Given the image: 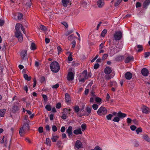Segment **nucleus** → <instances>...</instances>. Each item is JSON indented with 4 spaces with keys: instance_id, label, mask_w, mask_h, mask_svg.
Segmentation results:
<instances>
[{
    "instance_id": "nucleus-1",
    "label": "nucleus",
    "mask_w": 150,
    "mask_h": 150,
    "mask_svg": "<svg viewBox=\"0 0 150 150\" xmlns=\"http://www.w3.org/2000/svg\"><path fill=\"white\" fill-rule=\"evenodd\" d=\"M20 29H21L23 33L25 34V29L22 25L19 23L16 24L15 27L16 30V32H15V35L16 37L18 38L19 41L21 42L23 40V37L22 33L20 30Z\"/></svg>"
},
{
    "instance_id": "nucleus-2",
    "label": "nucleus",
    "mask_w": 150,
    "mask_h": 150,
    "mask_svg": "<svg viewBox=\"0 0 150 150\" xmlns=\"http://www.w3.org/2000/svg\"><path fill=\"white\" fill-rule=\"evenodd\" d=\"M50 68L52 72L56 73L59 70L60 67L58 63L57 62L55 61L50 64Z\"/></svg>"
},
{
    "instance_id": "nucleus-3",
    "label": "nucleus",
    "mask_w": 150,
    "mask_h": 150,
    "mask_svg": "<svg viewBox=\"0 0 150 150\" xmlns=\"http://www.w3.org/2000/svg\"><path fill=\"white\" fill-rule=\"evenodd\" d=\"M97 113L100 115H104L107 114V110L104 107H101L98 110Z\"/></svg>"
},
{
    "instance_id": "nucleus-4",
    "label": "nucleus",
    "mask_w": 150,
    "mask_h": 150,
    "mask_svg": "<svg viewBox=\"0 0 150 150\" xmlns=\"http://www.w3.org/2000/svg\"><path fill=\"white\" fill-rule=\"evenodd\" d=\"M122 36V33L120 31L116 32L114 35V38L115 40H120Z\"/></svg>"
},
{
    "instance_id": "nucleus-5",
    "label": "nucleus",
    "mask_w": 150,
    "mask_h": 150,
    "mask_svg": "<svg viewBox=\"0 0 150 150\" xmlns=\"http://www.w3.org/2000/svg\"><path fill=\"white\" fill-rule=\"evenodd\" d=\"M83 147L82 144L79 140H77L75 143V149H81Z\"/></svg>"
},
{
    "instance_id": "nucleus-6",
    "label": "nucleus",
    "mask_w": 150,
    "mask_h": 150,
    "mask_svg": "<svg viewBox=\"0 0 150 150\" xmlns=\"http://www.w3.org/2000/svg\"><path fill=\"white\" fill-rule=\"evenodd\" d=\"M74 74L72 72H69L67 75V80L69 81H72L74 79Z\"/></svg>"
},
{
    "instance_id": "nucleus-7",
    "label": "nucleus",
    "mask_w": 150,
    "mask_h": 150,
    "mask_svg": "<svg viewBox=\"0 0 150 150\" xmlns=\"http://www.w3.org/2000/svg\"><path fill=\"white\" fill-rule=\"evenodd\" d=\"M141 73L144 76H147L148 75L149 72L148 70L145 68H143L141 71Z\"/></svg>"
},
{
    "instance_id": "nucleus-8",
    "label": "nucleus",
    "mask_w": 150,
    "mask_h": 150,
    "mask_svg": "<svg viewBox=\"0 0 150 150\" xmlns=\"http://www.w3.org/2000/svg\"><path fill=\"white\" fill-rule=\"evenodd\" d=\"M142 112L144 113L147 114L150 112V110L149 108L144 105H143L142 107Z\"/></svg>"
},
{
    "instance_id": "nucleus-9",
    "label": "nucleus",
    "mask_w": 150,
    "mask_h": 150,
    "mask_svg": "<svg viewBox=\"0 0 150 150\" xmlns=\"http://www.w3.org/2000/svg\"><path fill=\"white\" fill-rule=\"evenodd\" d=\"M122 45L121 44L120 45H117V46H115L114 48L115 51L116 53L122 49Z\"/></svg>"
},
{
    "instance_id": "nucleus-10",
    "label": "nucleus",
    "mask_w": 150,
    "mask_h": 150,
    "mask_svg": "<svg viewBox=\"0 0 150 150\" xmlns=\"http://www.w3.org/2000/svg\"><path fill=\"white\" fill-rule=\"evenodd\" d=\"M21 56L23 59H25L27 56V51L26 50H22L21 52Z\"/></svg>"
},
{
    "instance_id": "nucleus-11",
    "label": "nucleus",
    "mask_w": 150,
    "mask_h": 150,
    "mask_svg": "<svg viewBox=\"0 0 150 150\" xmlns=\"http://www.w3.org/2000/svg\"><path fill=\"white\" fill-rule=\"evenodd\" d=\"M125 77L127 79L130 80L132 77V74L130 72H127L125 74Z\"/></svg>"
},
{
    "instance_id": "nucleus-12",
    "label": "nucleus",
    "mask_w": 150,
    "mask_h": 150,
    "mask_svg": "<svg viewBox=\"0 0 150 150\" xmlns=\"http://www.w3.org/2000/svg\"><path fill=\"white\" fill-rule=\"evenodd\" d=\"M117 116L119 117L120 118L123 119L127 116V114L120 111L117 113Z\"/></svg>"
},
{
    "instance_id": "nucleus-13",
    "label": "nucleus",
    "mask_w": 150,
    "mask_h": 150,
    "mask_svg": "<svg viewBox=\"0 0 150 150\" xmlns=\"http://www.w3.org/2000/svg\"><path fill=\"white\" fill-rule=\"evenodd\" d=\"M92 108L90 107H87L86 108L85 110L87 112V113L84 114L85 115L88 116L91 113Z\"/></svg>"
},
{
    "instance_id": "nucleus-14",
    "label": "nucleus",
    "mask_w": 150,
    "mask_h": 150,
    "mask_svg": "<svg viewBox=\"0 0 150 150\" xmlns=\"http://www.w3.org/2000/svg\"><path fill=\"white\" fill-rule=\"evenodd\" d=\"M98 6L99 8H102L104 5L103 0H98L97 1Z\"/></svg>"
},
{
    "instance_id": "nucleus-15",
    "label": "nucleus",
    "mask_w": 150,
    "mask_h": 150,
    "mask_svg": "<svg viewBox=\"0 0 150 150\" xmlns=\"http://www.w3.org/2000/svg\"><path fill=\"white\" fill-rule=\"evenodd\" d=\"M111 68L109 67H106L104 69V72L106 74H109L111 72Z\"/></svg>"
},
{
    "instance_id": "nucleus-16",
    "label": "nucleus",
    "mask_w": 150,
    "mask_h": 150,
    "mask_svg": "<svg viewBox=\"0 0 150 150\" xmlns=\"http://www.w3.org/2000/svg\"><path fill=\"white\" fill-rule=\"evenodd\" d=\"M72 127L71 126H69L66 130V132L69 134L68 135L69 137L72 134Z\"/></svg>"
},
{
    "instance_id": "nucleus-17",
    "label": "nucleus",
    "mask_w": 150,
    "mask_h": 150,
    "mask_svg": "<svg viewBox=\"0 0 150 150\" xmlns=\"http://www.w3.org/2000/svg\"><path fill=\"white\" fill-rule=\"evenodd\" d=\"M150 4V0H146L143 3V6L144 8H147Z\"/></svg>"
},
{
    "instance_id": "nucleus-18",
    "label": "nucleus",
    "mask_w": 150,
    "mask_h": 150,
    "mask_svg": "<svg viewBox=\"0 0 150 150\" xmlns=\"http://www.w3.org/2000/svg\"><path fill=\"white\" fill-rule=\"evenodd\" d=\"M142 138L143 139L148 142H150V138L146 134L143 135L142 137Z\"/></svg>"
},
{
    "instance_id": "nucleus-19",
    "label": "nucleus",
    "mask_w": 150,
    "mask_h": 150,
    "mask_svg": "<svg viewBox=\"0 0 150 150\" xmlns=\"http://www.w3.org/2000/svg\"><path fill=\"white\" fill-rule=\"evenodd\" d=\"M134 58L132 56H129L127 57L125 60V62L126 63H127L129 62L131 60H133Z\"/></svg>"
},
{
    "instance_id": "nucleus-20",
    "label": "nucleus",
    "mask_w": 150,
    "mask_h": 150,
    "mask_svg": "<svg viewBox=\"0 0 150 150\" xmlns=\"http://www.w3.org/2000/svg\"><path fill=\"white\" fill-rule=\"evenodd\" d=\"M25 129L24 128V127H22L21 128L19 131V133L20 135L22 136L25 133Z\"/></svg>"
},
{
    "instance_id": "nucleus-21",
    "label": "nucleus",
    "mask_w": 150,
    "mask_h": 150,
    "mask_svg": "<svg viewBox=\"0 0 150 150\" xmlns=\"http://www.w3.org/2000/svg\"><path fill=\"white\" fill-rule=\"evenodd\" d=\"M82 75L86 79H88L89 77L88 75H87V72L86 70H85L83 72Z\"/></svg>"
},
{
    "instance_id": "nucleus-22",
    "label": "nucleus",
    "mask_w": 150,
    "mask_h": 150,
    "mask_svg": "<svg viewBox=\"0 0 150 150\" xmlns=\"http://www.w3.org/2000/svg\"><path fill=\"white\" fill-rule=\"evenodd\" d=\"M65 99L66 101L68 103L70 102L71 101L70 97L69 95L67 93H66L65 95Z\"/></svg>"
},
{
    "instance_id": "nucleus-23",
    "label": "nucleus",
    "mask_w": 150,
    "mask_h": 150,
    "mask_svg": "<svg viewBox=\"0 0 150 150\" xmlns=\"http://www.w3.org/2000/svg\"><path fill=\"white\" fill-rule=\"evenodd\" d=\"M69 2V0H62V3L64 6L66 7L67 4Z\"/></svg>"
},
{
    "instance_id": "nucleus-24",
    "label": "nucleus",
    "mask_w": 150,
    "mask_h": 150,
    "mask_svg": "<svg viewBox=\"0 0 150 150\" xmlns=\"http://www.w3.org/2000/svg\"><path fill=\"white\" fill-rule=\"evenodd\" d=\"M74 133L75 134H81L82 132L80 128L76 129L74 131Z\"/></svg>"
},
{
    "instance_id": "nucleus-25",
    "label": "nucleus",
    "mask_w": 150,
    "mask_h": 150,
    "mask_svg": "<svg viewBox=\"0 0 150 150\" xmlns=\"http://www.w3.org/2000/svg\"><path fill=\"white\" fill-rule=\"evenodd\" d=\"M116 53L115 50H114V48L113 49H110L109 54H110V56H112Z\"/></svg>"
},
{
    "instance_id": "nucleus-26",
    "label": "nucleus",
    "mask_w": 150,
    "mask_h": 150,
    "mask_svg": "<svg viewBox=\"0 0 150 150\" xmlns=\"http://www.w3.org/2000/svg\"><path fill=\"white\" fill-rule=\"evenodd\" d=\"M6 110L3 109L0 110V116L3 117L5 114Z\"/></svg>"
},
{
    "instance_id": "nucleus-27",
    "label": "nucleus",
    "mask_w": 150,
    "mask_h": 150,
    "mask_svg": "<svg viewBox=\"0 0 150 150\" xmlns=\"http://www.w3.org/2000/svg\"><path fill=\"white\" fill-rule=\"evenodd\" d=\"M137 48L138 49L137 52H139L143 50V47L142 45H137Z\"/></svg>"
},
{
    "instance_id": "nucleus-28",
    "label": "nucleus",
    "mask_w": 150,
    "mask_h": 150,
    "mask_svg": "<svg viewBox=\"0 0 150 150\" xmlns=\"http://www.w3.org/2000/svg\"><path fill=\"white\" fill-rule=\"evenodd\" d=\"M22 127H24V128L25 129L29 130V125L27 123H25L24 124Z\"/></svg>"
},
{
    "instance_id": "nucleus-29",
    "label": "nucleus",
    "mask_w": 150,
    "mask_h": 150,
    "mask_svg": "<svg viewBox=\"0 0 150 150\" xmlns=\"http://www.w3.org/2000/svg\"><path fill=\"white\" fill-rule=\"evenodd\" d=\"M123 59V56H117L115 58L116 60L117 61H120L122 60Z\"/></svg>"
},
{
    "instance_id": "nucleus-30",
    "label": "nucleus",
    "mask_w": 150,
    "mask_h": 150,
    "mask_svg": "<svg viewBox=\"0 0 150 150\" xmlns=\"http://www.w3.org/2000/svg\"><path fill=\"white\" fill-rule=\"evenodd\" d=\"M113 76L111 74H107L105 76V79L107 80H108L112 78Z\"/></svg>"
},
{
    "instance_id": "nucleus-31",
    "label": "nucleus",
    "mask_w": 150,
    "mask_h": 150,
    "mask_svg": "<svg viewBox=\"0 0 150 150\" xmlns=\"http://www.w3.org/2000/svg\"><path fill=\"white\" fill-rule=\"evenodd\" d=\"M17 17L18 19L20 20L23 18V16L21 13H18Z\"/></svg>"
},
{
    "instance_id": "nucleus-32",
    "label": "nucleus",
    "mask_w": 150,
    "mask_h": 150,
    "mask_svg": "<svg viewBox=\"0 0 150 150\" xmlns=\"http://www.w3.org/2000/svg\"><path fill=\"white\" fill-rule=\"evenodd\" d=\"M120 120V118L118 116H115L112 120L115 122H118Z\"/></svg>"
},
{
    "instance_id": "nucleus-33",
    "label": "nucleus",
    "mask_w": 150,
    "mask_h": 150,
    "mask_svg": "<svg viewBox=\"0 0 150 150\" xmlns=\"http://www.w3.org/2000/svg\"><path fill=\"white\" fill-rule=\"evenodd\" d=\"M111 86H113V87H115V88H117V83L116 82H111L110 83Z\"/></svg>"
},
{
    "instance_id": "nucleus-34",
    "label": "nucleus",
    "mask_w": 150,
    "mask_h": 150,
    "mask_svg": "<svg viewBox=\"0 0 150 150\" xmlns=\"http://www.w3.org/2000/svg\"><path fill=\"white\" fill-rule=\"evenodd\" d=\"M107 32V30L106 29H104L101 33V36L102 37H104L105 34Z\"/></svg>"
},
{
    "instance_id": "nucleus-35",
    "label": "nucleus",
    "mask_w": 150,
    "mask_h": 150,
    "mask_svg": "<svg viewBox=\"0 0 150 150\" xmlns=\"http://www.w3.org/2000/svg\"><path fill=\"white\" fill-rule=\"evenodd\" d=\"M23 76L25 79L27 81H29L31 79L30 77H28V75L27 74H24Z\"/></svg>"
},
{
    "instance_id": "nucleus-36",
    "label": "nucleus",
    "mask_w": 150,
    "mask_h": 150,
    "mask_svg": "<svg viewBox=\"0 0 150 150\" xmlns=\"http://www.w3.org/2000/svg\"><path fill=\"white\" fill-rule=\"evenodd\" d=\"M58 137L57 136H53L51 138V139L53 142H55L56 141Z\"/></svg>"
},
{
    "instance_id": "nucleus-37",
    "label": "nucleus",
    "mask_w": 150,
    "mask_h": 150,
    "mask_svg": "<svg viewBox=\"0 0 150 150\" xmlns=\"http://www.w3.org/2000/svg\"><path fill=\"white\" fill-rule=\"evenodd\" d=\"M45 108L48 111H50L51 110V105H47L45 106Z\"/></svg>"
},
{
    "instance_id": "nucleus-38",
    "label": "nucleus",
    "mask_w": 150,
    "mask_h": 150,
    "mask_svg": "<svg viewBox=\"0 0 150 150\" xmlns=\"http://www.w3.org/2000/svg\"><path fill=\"white\" fill-rule=\"evenodd\" d=\"M112 115L110 114L107 115L106 116V118L108 120H111V118L112 117Z\"/></svg>"
},
{
    "instance_id": "nucleus-39",
    "label": "nucleus",
    "mask_w": 150,
    "mask_h": 150,
    "mask_svg": "<svg viewBox=\"0 0 150 150\" xmlns=\"http://www.w3.org/2000/svg\"><path fill=\"white\" fill-rule=\"evenodd\" d=\"M31 49L33 50L36 49L35 45L34 43H32L31 44Z\"/></svg>"
},
{
    "instance_id": "nucleus-40",
    "label": "nucleus",
    "mask_w": 150,
    "mask_h": 150,
    "mask_svg": "<svg viewBox=\"0 0 150 150\" xmlns=\"http://www.w3.org/2000/svg\"><path fill=\"white\" fill-rule=\"evenodd\" d=\"M122 0H117L116 2L115 3L114 5L116 6H118L121 2Z\"/></svg>"
},
{
    "instance_id": "nucleus-41",
    "label": "nucleus",
    "mask_w": 150,
    "mask_h": 150,
    "mask_svg": "<svg viewBox=\"0 0 150 150\" xmlns=\"http://www.w3.org/2000/svg\"><path fill=\"white\" fill-rule=\"evenodd\" d=\"M59 86V85L58 83H57L55 85H53L52 86V88L53 89H56L58 88Z\"/></svg>"
},
{
    "instance_id": "nucleus-42",
    "label": "nucleus",
    "mask_w": 150,
    "mask_h": 150,
    "mask_svg": "<svg viewBox=\"0 0 150 150\" xmlns=\"http://www.w3.org/2000/svg\"><path fill=\"white\" fill-rule=\"evenodd\" d=\"M51 141L49 138H47L46 140V144L47 145H50Z\"/></svg>"
},
{
    "instance_id": "nucleus-43",
    "label": "nucleus",
    "mask_w": 150,
    "mask_h": 150,
    "mask_svg": "<svg viewBox=\"0 0 150 150\" xmlns=\"http://www.w3.org/2000/svg\"><path fill=\"white\" fill-rule=\"evenodd\" d=\"M98 105L96 104H93L92 105V108L95 110H96L98 108Z\"/></svg>"
},
{
    "instance_id": "nucleus-44",
    "label": "nucleus",
    "mask_w": 150,
    "mask_h": 150,
    "mask_svg": "<svg viewBox=\"0 0 150 150\" xmlns=\"http://www.w3.org/2000/svg\"><path fill=\"white\" fill-rule=\"evenodd\" d=\"M74 30L72 29L71 30H70L69 31H67L66 33L65 34V35L66 36H68L71 33H72L74 31Z\"/></svg>"
},
{
    "instance_id": "nucleus-45",
    "label": "nucleus",
    "mask_w": 150,
    "mask_h": 150,
    "mask_svg": "<svg viewBox=\"0 0 150 150\" xmlns=\"http://www.w3.org/2000/svg\"><path fill=\"white\" fill-rule=\"evenodd\" d=\"M38 131L40 133H42L43 132V128L42 127H39L38 128Z\"/></svg>"
},
{
    "instance_id": "nucleus-46",
    "label": "nucleus",
    "mask_w": 150,
    "mask_h": 150,
    "mask_svg": "<svg viewBox=\"0 0 150 150\" xmlns=\"http://www.w3.org/2000/svg\"><path fill=\"white\" fill-rule=\"evenodd\" d=\"M92 96H93V97L90 98V101L91 102H93L94 100L96 98V96L94 95H93V94H92Z\"/></svg>"
},
{
    "instance_id": "nucleus-47",
    "label": "nucleus",
    "mask_w": 150,
    "mask_h": 150,
    "mask_svg": "<svg viewBox=\"0 0 150 150\" xmlns=\"http://www.w3.org/2000/svg\"><path fill=\"white\" fill-rule=\"evenodd\" d=\"M40 28L41 30L43 31H45L46 29V27L43 25H40Z\"/></svg>"
},
{
    "instance_id": "nucleus-48",
    "label": "nucleus",
    "mask_w": 150,
    "mask_h": 150,
    "mask_svg": "<svg viewBox=\"0 0 150 150\" xmlns=\"http://www.w3.org/2000/svg\"><path fill=\"white\" fill-rule=\"evenodd\" d=\"M18 107L17 106L14 105L13 106V111L14 112H16V111H18Z\"/></svg>"
},
{
    "instance_id": "nucleus-49",
    "label": "nucleus",
    "mask_w": 150,
    "mask_h": 150,
    "mask_svg": "<svg viewBox=\"0 0 150 150\" xmlns=\"http://www.w3.org/2000/svg\"><path fill=\"white\" fill-rule=\"evenodd\" d=\"M52 131L54 132H55L57 130V127L55 125H52Z\"/></svg>"
},
{
    "instance_id": "nucleus-50",
    "label": "nucleus",
    "mask_w": 150,
    "mask_h": 150,
    "mask_svg": "<svg viewBox=\"0 0 150 150\" xmlns=\"http://www.w3.org/2000/svg\"><path fill=\"white\" fill-rule=\"evenodd\" d=\"M142 129L141 128H138L136 130L137 133V134H139V132H142Z\"/></svg>"
},
{
    "instance_id": "nucleus-51",
    "label": "nucleus",
    "mask_w": 150,
    "mask_h": 150,
    "mask_svg": "<svg viewBox=\"0 0 150 150\" xmlns=\"http://www.w3.org/2000/svg\"><path fill=\"white\" fill-rule=\"evenodd\" d=\"M74 109L76 112H79L80 109L79 107L77 106L74 107Z\"/></svg>"
},
{
    "instance_id": "nucleus-52",
    "label": "nucleus",
    "mask_w": 150,
    "mask_h": 150,
    "mask_svg": "<svg viewBox=\"0 0 150 150\" xmlns=\"http://www.w3.org/2000/svg\"><path fill=\"white\" fill-rule=\"evenodd\" d=\"M81 127L82 129V130L83 131L86 129V125L85 124H83L81 125Z\"/></svg>"
},
{
    "instance_id": "nucleus-53",
    "label": "nucleus",
    "mask_w": 150,
    "mask_h": 150,
    "mask_svg": "<svg viewBox=\"0 0 150 150\" xmlns=\"http://www.w3.org/2000/svg\"><path fill=\"white\" fill-rule=\"evenodd\" d=\"M31 0H28V2L26 3V5L28 6V7H30L31 6Z\"/></svg>"
},
{
    "instance_id": "nucleus-54",
    "label": "nucleus",
    "mask_w": 150,
    "mask_h": 150,
    "mask_svg": "<svg viewBox=\"0 0 150 150\" xmlns=\"http://www.w3.org/2000/svg\"><path fill=\"white\" fill-rule=\"evenodd\" d=\"M130 128L132 130L134 131L136 129L137 127L133 125L130 126Z\"/></svg>"
},
{
    "instance_id": "nucleus-55",
    "label": "nucleus",
    "mask_w": 150,
    "mask_h": 150,
    "mask_svg": "<svg viewBox=\"0 0 150 150\" xmlns=\"http://www.w3.org/2000/svg\"><path fill=\"white\" fill-rule=\"evenodd\" d=\"M104 47V42L102 43L100 45L99 49L100 50L101 49H102Z\"/></svg>"
},
{
    "instance_id": "nucleus-56",
    "label": "nucleus",
    "mask_w": 150,
    "mask_h": 150,
    "mask_svg": "<svg viewBox=\"0 0 150 150\" xmlns=\"http://www.w3.org/2000/svg\"><path fill=\"white\" fill-rule=\"evenodd\" d=\"M45 129L47 131H49L50 129V127L48 125H46L45 127Z\"/></svg>"
},
{
    "instance_id": "nucleus-57",
    "label": "nucleus",
    "mask_w": 150,
    "mask_h": 150,
    "mask_svg": "<svg viewBox=\"0 0 150 150\" xmlns=\"http://www.w3.org/2000/svg\"><path fill=\"white\" fill-rule=\"evenodd\" d=\"M95 100L98 103L100 102L101 101V99L100 98L98 97H96L95 98Z\"/></svg>"
},
{
    "instance_id": "nucleus-58",
    "label": "nucleus",
    "mask_w": 150,
    "mask_h": 150,
    "mask_svg": "<svg viewBox=\"0 0 150 150\" xmlns=\"http://www.w3.org/2000/svg\"><path fill=\"white\" fill-rule=\"evenodd\" d=\"M144 57L145 58H147L150 55V52H145L144 53Z\"/></svg>"
},
{
    "instance_id": "nucleus-59",
    "label": "nucleus",
    "mask_w": 150,
    "mask_h": 150,
    "mask_svg": "<svg viewBox=\"0 0 150 150\" xmlns=\"http://www.w3.org/2000/svg\"><path fill=\"white\" fill-rule=\"evenodd\" d=\"M108 57V55L107 54H104L102 57V59L103 60H105L107 58V57Z\"/></svg>"
},
{
    "instance_id": "nucleus-60",
    "label": "nucleus",
    "mask_w": 150,
    "mask_h": 150,
    "mask_svg": "<svg viewBox=\"0 0 150 150\" xmlns=\"http://www.w3.org/2000/svg\"><path fill=\"white\" fill-rule=\"evenodd\" d=\"M68 60L70 61H71L73 59L72 57V56H71V53H70V55L68 57Z\"/></svg>"
},
{
    "instance_id": "nucleus-61",
    "label": "nucleus",
    "mask_w": 150,
    "mask_h": 150,
    "mask_svg": "<svg viewBox=\"0 0 150 150\" xmlns=\"http://www.w3.org/2000/svg\"><path fill=\"white\" fill-rule=\"evenodd\" d=\"M24 89L26 93H27L28 91V88L27 85L25 84L24 85Z\"/></svg>"
},
{
    "instance_id": "nucleus-62",
    "label": "nucleus",
    "mask_w": 150,
    "mask_h": 150,
    "mask_svg": "<svg viewBox=\"0 0 150 150\" xmlns=\"http://www.w3.org/2000/svg\"><path fill=\"white\" fill-rule=\"evenodd\" d=\"M99 67V65L98 64H95L94 66V68L95 69H97Z\"/></svg>"
},
{
    "instance_id": "nucleus-63",
    "label": "nucleus",
    "mask_w": 150,
    "mask_h": 150,
    "mask_svg": "<svg viewBox=\"0 0 150 150\" xmlns=\"http://www.w3.org/2000/svg\"><path fill=\"white\" fill-rule=\"evenodd\" d=\"M61 117L64 120L66 119L67 117V115L66 113L63 114Z\"/></svg>"
},
{
    "instance_id": "nucleus-64",
    "label": "nucleus",
    "mask_w": 150,
    "mask_h": 150,
    "mask_svg": "<svg viewBox=\"0 0 150 150\" xmlns=\"http://www.w3.org/2000/svg\"><path fill=\"white\" fill-rule=\"evenodd\" d=\"M61 107V104L60 103H58L57 104L56 107L57 108L59 109Z\"/></svg>"
}]
</instances>
